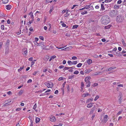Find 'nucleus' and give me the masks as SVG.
<instances>
[{
  "mask_svg": "<svg viewBox=\"0 0 126 126\" xmlns=\"http://www.w3.org/2000/svg\"><path fill=\"white\" fill-rule=\"evenodd\" d=\"M77 63V61H75L72 62V64H76Z\"/></svg>",
  "mask_w": 126,
  "mask_h": 126,
  "instance_id": "33",
  "label": "nucleus"
},
{
  "mask_svg": "<svg viewBox=\"0 0 126 126\" xmlns=\"http://www.w3.org/2000/svg\"><path fill=\"white\" fill-rule=\"evenodd\" d=\"M45 84L48 88L52 87L53 85V83L52 82L50 83H48V82H46L45 83Z\"/></svg>",
  "mask_w": 126,
  "mask_h": 126,
  "instance_id": "4",
  "label": "nucleus"
},
{
  "mask_svg": "<svg viewBox=\"0 0 126 126\" xmlns=\"http://www.w3.org/2000/svg\"><path fill=\"white\" fill-rule=\"evenodd\" d=\"M9 39H7L6 43V45L7 46H8L9 45Z\"/></svg>",
  "mask_w": 126,
  "mask_h": 126,
  "instance_id": "23",
  "label": "nucleus"
},
{
  "mask_svg": "<svg viewBox=\"0 0 126 126\" xmlns=\"http://www.w3.org/2000/svg\"><path fill=\"white\" fill-rule=\"evenodd\" d=\"M50 121L52 122H55L56 121V120L55 117L53 116H51L50 117Z\"/></svg>",
  "mask_w": 126,
  "mask_h": 126,
  "instance_id": "7",
  "label": "nucleus"
},
{
  "mask_svg": "<svg viewBox=\"0 0 126 126\" xmlns=\"http://www.w3.org/2000/svg\"><path fill=\"white\" fill-rule=\"evenodd\" d=\"M78 26V25H74L73 26V28L74 29L76 28H77Z\"/></svg>",
  "mask_w": 126,
  "mask_h": 126,
  "instance_id": "37",
  "label": "nucleus"
},
{
  "mask_svg": "<svg viewBox=\"0 0 126 126\" xmlns=\"http://www.w3.org/2000/svg\"><path fill=\"white\" fill-rule=\"evenodd\" d=\"M32 82V80L31 79H29L27 81L28 83H31Z\"/></svg>",
  "mask_w": 126,
  "mask_h": 126,
  "instance_id": "48",
  "label": "nucleus"
},
{
  "mask_svg": "<svg viewBox=\"0 0 126 126\" xmlns=\"http://www.w3.org/2000/svg\"><path fill=\"white\" fill-rule=\"evenodd\" d=\"M63 78L62 77H60L58 79V80L59 81H60L63 80Z\"/></svg>",
  "mask_w": 126,
  "mask_h": 126,
  "instance_id": "49",
  "label": "nucleus"
},
{
  "mask_svg": "<svg viewBox=\"0 0 126 126\" xmlns=\"http://www.w3.org/2000/svg\"><path fill=\"white\" fill-rule=\"evenodd\" d=\"M72 59H73L74 60H76L77 59V58L76 57L73 56L72 57Z\"/></svg>",
  "mask_w": 126,
  "mask_h": 126,
  "instance_id": "43",
  "label": "nucleus"
},
{
  "mask_svg": "<svg viewBox=\"0 0 126 126\" xmlns=\"http://www.w3.org/2000/svg\"><path fill=\"white\" fill-rule=\"evenodd\" d=\"M87 12L86 11H84V12H82L81 13V14L82 15H84L85 14H87Z\"/></svg>",
  "mask_w": 126,
  "mask_h": 126,
  "instance_id": "28",
  "label": "nucleus"
},
{
  "mask_svg": "<svg viewBox=\"0 0 126 126\" xmlns=\"http://www.w3.org/2000/svg\"><path fill=\"white\" fill-rule=\"evenodd\" d=\"M101 5L102 10H105V8L104 6V5L103 4H101Z\"/></svg>",
  "mask_w": 126,
  "mask_h": 126,
  "instance_id": "30",
  "label": "nucleus"
},
{
  "mask_svg": "<svg viewBox=\"0 0 126 126\" xmlns=\"http://www.w3.org/2000/svg\"><path fill=\"white\" fill-rule=\"evenodd\" d=\"M99 97L98 96H97L94 99V101L97 100Z\"/></svg>",
  "mask_w": 126,
  "mask_h": 126,
  "instance_id": "40",
  "label": "nucleus"
},
{
  "mask_svg": "<svg viewBox=\"0 0 126 126\" xmlns=\"http://www.w3.org/2000/svg\"><path fill=\"white\" fill-rule=\"evenodd\" d=\"M23 27V26H21L20 28V31L19 32H16V34H17L19 35V34H20L21 33V29H22V28Z\"/></svg>",
  "mask_w": 126,
  "mask_h": 126,
  "instance_id": "16",
  "label": "nucleus"
},
{
  "mask_svg": "<svg viewBox=\"0 0 126 126\" xmlns=\"http://www.w3.org/2000/svg\"><path fill=\"white\" fill-rule=\"evenodd\" d=\"M21 108H18L16 109V111H19L20 110H21Z\"/></svg>",
  "mask_w": 126,
  "mask_h": 126,
  "instance_id": "57",
  "label": "nucleus"
},
{
  "mask_svg": "<svg viewBox=\"0 0 126 126\" xmlns=\"http://www.w3.org/2000/svg\"><path fill=\"white\" fill-rule=\"evenodd\" d=\"M110 19L108 16H105L102 17L101 19V23L104 24H107L110 21Z\"/></svg>",
  "mask_w": 126,
  "mask_h": 126,
  "instance_id": "1",
  "label": "nucleus"
},
{
  "mask_svg": "<svg viewBox=\"0 0 126 126\" xmlns=\"http://www.w3.org/2000/svg\"><path fill=\"white\" fill-rule=\"evenodd\" d=\"M95 114L94 113L92 115V119H93L94 118V117L95 116Z\"/></svg>",
  "mask_w": 126,
  "mask_h": 126,
  "instance_id": "51",
  "label": "nucleus"
},
{
  "mask_svg": "<svg viewBox=\"0 0 126 126\" xmlns=\"http://www.w3.org/2000/svg\"><path fill=\"white\" fill-rule=\"evenodd\" d=\"M116 20L117 22L120 23L124 20V17L121 15H119L116 17Z\"/></svg>",
  "mask_w": 126,
  "mask_h": 126,
  "instance_id": "3",
  "label": "nucleus"
},
{
  "mask_svg": "<svg viewBox=\"0 0 126 126\" xmlns=\"http://www.w3.org/2000/svg\"><path fill=\"white\" fill-rule=\"evenodd\" d=\"M67 63L69 65L72 64V62L70 61H68Z\"/></svg>",
  "mask_w": 126,
  "mask_h": 126,
  "instance_id": "38",
  "label": "nucleus"
},
{
  "mask_svg": "<svg viewBox=\"0 0 126 126\" xmlns=\"http://www.w3.org/2000/svg\"><path fill=\"white\" fill-rule=\"evenodd\" d=\"M56 57V56L55 55H53L51 57V58L54 59Z\"/></svg>",
  "mask_w": 126,
  "mask_h": 126,
  "instance_id": "62",
  "label": "nucleus"
},
{
  "mask_svg": "<svg viewBox=\"0 0 126 126\" xmlns=\"http://www.w3.org/2000/svg\"><path fill=\"white\" fill-rule=\"evenodd\" d=\"M1 28L2 30H4V25H2L1 26Z\"/></svg>",
  "mask_w": 126,
  "mask_h": 126,
  "instance_id": "42",
  "label": "nucleus"
},
{
  "mask_svg": "<svg viewBox=\"0 0 126 126\" xmlns=\"http://www.w3.org/2000/svg\"><path fill=\"white\" fill-rule=\"evenodd\" d=\"M3 1L4 3H6L8 2V0H3Z\"/></svg>",
  "mask_w": 126,
  "mask_h": 126,
  "instance_id": "45",
  "label": "nucleus"
},
{
  "mask_svg": "<svg viewBox=\"0 0 126 126\" xmlns=\"http://www.w3.org/2000/svg\"><path fill=\"white\" fill-rule=\"evenodd\" d=\"M122 2V1L121 0H119L117 1V3L119 4H121V3Z\"/></svg>",
  "mask_w": 126,
  "mask_h": 126,
  "instance_id": "50",
  "label": "nucleus"
},
{
  "mask_svg": "<svg viewBox=\"0 0 126 126\" xmlns=\"http://www.w3.org/2000/svg\"><path fill=\"white\" fill-rule=\"evenodd\" d=\"M72 48V47L71 46H69L66 48V50H69L71 49Z\"/></svg>",
  "mask_w": 126,
  "mask_h": 126,
  "instance_id": "15",
  "label": "nucleus"
},
{
  "mask_svg": "<svg viewBox=\"0 0 126 126\" xmlns=\"http://www.w3.org/2000/svg\"><path fill=\"white\" fill-rule=\"evenodd\" d=\"M79 73V72L78 71L76 70L74 72V74H78Z\"/></svg>",
  "mask_w": 126,
  "mask_h": 126,
  "instance_id": "39",
  "label": "nucleus"
},
{
  "mask_svg": "<svg viewBox=\"0 0 126 126\" xmlns=\"http://www.w3.org/2000/svg\"><path fill=\"white\" fill-rule=\"evenodd\" d=\"M29 30L30 31H33V29L32 27H31L29 29Z\"/></svg>",
  "mask_w": 126,
  "mask_h": 126,
  "instance_id": "46",
  "label": "nucleus"
},
{
  "mask_svg": "<svg viewBox=\"0 0 126 126\" xmlns=\"http://www.w3.org/2000/svg\"><path fill=\"white\" fill-rule=\"evenodd\" d=\"M32 18V20H34V17L33 16V15H31V16H30Z\"/></svg>",
  "mask_w": 126,
  "mask_h": 126,
  "instance_id": "59",
  "label": "nucleus"
},
{
  "mask_svg": "<svg viewBox=\"0 0 126 126\" xmlns=\"http://www.w3.org/2000/svg\"><path fill=\"white\" fill-rule=\"evenodd\" d=\"M85 9H88L90 8V6L89 5H86V6L84 7Z\"/></svg>",
  "mask_w": 126,
  "mask_h": 126,
  "instance_id": "22",
  "label": "nucleus"
},
{
  "mask_svg": "<svg viewBox=\"0 0 126 126\" xmlns=\"http://www.w3.org/2000/svg\"><path fill=\"white\" fill-rule=\"evenodd\" d=\"M119 6L117 5H115L114 6V7L115 9H118L119 8Z\"/></svg>",
  "mask_w": 126,
  "mask_h": 126,
  "instance_id": "32",
  "label": "nucleus"
},
{
  "mask_svg": "<svg viewBox=\"0 0 126 126\" xmlns=\"http://www.w3.org/2000/svg\"><path fill=\"white\" fill-rule=\"evenodd\" d=\"M23 90H21L19 92L18 94L19 95H21L23 93Z\"/></svg>",
  "mask_w": 126,
  "mask_h": 126,
  "instance_id": "26",
  "label": "nucleus"
},
{
  "mask_svg": "<svg viewBox=\"0 0 126 126\" xmlns=\"http://www.w3.org/2000/svg\"><path fill=\"white\" fill-rule=\"evenodd\" d=\"M117 86L118 87H123V85L122 84H120L118 85H117Z\"/></svg>",
  "mask_w": 126,
  "mask_h": 126,
  "instance_id": "53",
  "label": "nucleus"
},
{
  "mask_svg": "<svg viewBox=\"0 0 126 126\" xmlns=\"http://www.w3.org/2000/svg\"><path fill=\"white\" fill-rule=\"evenodd\" d=\"M108 116L107 115H105L103 119L102 122L104 123H105L108 120Z\"/></svg>",
  "mask_w": 126,
  "mask_h": 126,
  "instance_id": "5",
  "label": "nucleus"
},
{
  "mask_svg": "<svg viewBox=\"0 0 126 126\" xmlns=\"http://www.w3.org/2000/svg\"><path fill=\"white\" fill-rule=\"evenodd\" d=\"M92 70L90 69H87L84 72L85 73L88 74L91 72Z\"/></svg>",
  "mask_w": 126,
  "mask_h": 126,
  "instance_id": "11",
  "label": "nucleus"
},
{
  "mask_svg": "<svg viewBox=\"0 0 126 126\" xmlns=\"http://www.w3.org/2000/svg\"><path fill=\"white\" fill-rule=\"evenodd\" d=\"M24 68L23 66H22L21 67L20 69H18V72H20V71H21Z\"/></svg>",
  "mask_w": 126,
  "mask_h": 126,
  "instance_id": "31",
  "label": "nucleus"
},
{
  "mask_svg": "<svg viewBox=\"0 0 126 126\" xmlns=\"http://www.w3.org/2000/svg\"><path fill=\"white\" fill-rule=\"evenodd\" d=\"M5 102V104H4L3 106H2V107H3L7 106L10 104V103H8V102H7V101H6Z\"/></svg>",
  "mask_w": 126,
  "mask_h": 126,
  "instance_id": "12",
  "label": "nucleus"
},
{
  "mask_svg": "<svg viewBox=\"0 0 126 126\" xmlns=\"http://www.w3.org/2000/svg\"><path fill=\"white\" fill-rule=\"evenodd\" d=\"M119 98L118 99V102L120 104H121L122 102V94L121 93L119 94Z\"/></svg>",
  "mask_w": 126,
  "mask_h": 126,
  "instance_id": "6",
  "label": "nucleus"
},
{
  "mask_svg": "<svg viewBox=\"0 0 126 126\" xmlns=\"http://www.w3.org/2000/svg\"><path fill=\"white\" fill-rule=\"evenodd\" d=\"M98 85V84L97 83H95L93 85V86L94 87Z\"/></svg>",
  "mask_w": 126,
  "mask_h": 126,
  "instance_id": "58",
  "label": "nucleus"
},
{
  "mask_svg": "<svg viewBox=\"0 0 126 126\" xmlns=\"http://www.w3.org/2000/svg\"><path fill=\"white\" fill-rule=\"evenodd\" d=\"M112 0H105V2H110Z\"/></svg>",
  "mask_w": 126,
  "mask_h": 126,
  "instance_id": "47",
  "label": "nucleus"
},
{
  "mask_svg": "<svg viewBox=\"0 0 126 126\" xmlns=\"http://www.w3.org/2000/svg\"><path fill=\"white\" fill-rule=\"evenodd\" d=\"M33 20H32L30 21H29V23L30 24H31V23H32L33 22Z\"/></svg>",
  "mask_w": 126,
  "mask_h": 126,
  "instance_id": "56",
  "label": "nucleus"
},
{
  "mask_svg": "<svg viewBox=\"0 0 126 126\" xmlns=\"http://www.w3.org/2000/svg\"><path fill=\"white\" fill-rule=\"evenodd\" d=\"M25 51H24V52L23 53V54H24L27 55V49H24Z\"/></svg>",
  "mask_w": 126,
  "mask_h": 126,
  "instance_id": "24",
  "label": "nucleus"
},
{
  "mask_svg": "<svg viewBox=\"0 0 126 126\" xmlns=\"http://www.w3.org/2000/svg\"><path fill=\"white\" fill-rule=\"evenodd\" d=\"M111 27V26L110 25H109L108 26H105V29H108L110 28Z\"/></svg>",
  "mask_w": 126,
  "mask_h": 126,
  "instance_id": "29",
  "label": "nucleus"
},
{
  "mask_svg": "<svg viewBox=\"0 0 126 126\" xmlns=\"http://www.w3.org/2000/svg\"><path fill=\"white\" fill-rule=\"evenodd\" d=\"M122 110L120 111H119L117 113V114L116 115L117 116H118L120 114H121V113H122Z\"/></svg>",
  "mask_w": 126,
  "mask_h": 126,
  "instance_id": "27",
  "label": "nucleus"
},
{
  "mask_svg": "<svg viewBox=\"0 0 126 126\" xmlns=\"http://www.w3.org/2000/svg\"><path fill=\"white\" fill-rule=\"evenodd\" d=\"M118 14V12L117 10H112L110 11L109 13L110 16L112 17H114Z\"/></svg>",
  "mask_w": 126,
  "mask_h": 126,
  "instance_id": "2",
  "label": "nucleus"
},
{
  "mask_svg": "<svg viewBox=\"0 0 126 126\" xmlns=\"http://www.w3.org/2000/svg\"><path fill=\"white\" fill-rule=\"evenodd\" d=\"M70 15L69 13H66L65 15V16L66 17L68 16H69Z\"/></svg>",
  "mask_w": 126,
  "mask_h": 126,
  "instance_id": "54",
  "label": "nucleus"
},
{
  "mask_svg": "<svg viewBox=\"0 0 126 126\" xmlns=\"http://www.w3.org/2000/svg\"><path fill=\"white\" fill-rule=\"evenodd\" d=\"M118 50L119 51H120L122 50V48L121 47H118Z\"/></svg>",
  "mask_w": 126,
  "mask_h": 126,
  "instance_id": "64",
  "label": "nucleus"
},
{
  "mask_svg": "<svg viewBox=\"0 0 126 126\" xmlns=\"http://www.w3.org/2000/svg\"><path fill=\"white\" fill-rule=\"evenodd\" d=\"M87 84H88V85H87V87H89L90 85V82L89 81H88L87 82H86Z\"/></svg>",
  "mask_w": 126,
  "mask_h": 126,
  "instance_id": "21",
  "label": "nucleus"
},
{
  "mask_svg": "<svg viewBox=\"0 0 126 126\" xmlns=\"http://www.w3.org/2000/svg\"><path fill=\"white\" fill-rule=\"evenodd\" d=\"M122 42L123 44L124 45V46L126 45V43H125V42L124 41V40H123V41H122Z\"/></svg>",
  "mask_w": 126,
  "mask_h": 126,
  "instance_id": "55",
  "label": "nucleus"
},
{
  "mask_svg": "<svg viewBox=\"0 0 126 126\" xmlns=\"http://www.w3.org/2000/svg\"><path fill=\"white\" fill-rule=\"evenodd\" d=\"M115 68L114 67H110L108 68L107 71H110L112 70L113 69H114Z\"/></svg>",
  "mask_w": 126,
  "mask_h": 126,
  "instance_id": "13",
  "label": "nucleus"
},
{
  "mask_svg": "<svg viewBox=\"0 0 126 126\" xmlns=\"http://www.w3.org/2000/svg\"><path fill=\"white\" fill-rule=\"evenodd\" d=\"M92 62V61L91 59H89L87 61V63L89 65Z\"/></svg>",
  "mask_w": 126,
  "mask_h": 126,
  "instance_id": "14",
  "label": "nucleus"
},
{
  "mask_svg": "<svg viewBox=\"0 0 126 126\" xmlns=\"http://www.w3.org/2000/svg\"><path fill=\"white\" fill-rule=\"evenodd\" d=\"M39 38L42 40H43L44 39V37L42 36H40L39 37Z\"/></svg>",
  "mask_w": 126,
  "mask_h": 126,
  "instance_id": "44",
  "label": "nucleus"
},
{
  "mask_svg": "<svg viewBox=\"0 0 126 126\" xmlns=\"http://www.w3.org/2000/svg\"><path fill=\"white\" fill-rule=\"evenodd\" d=\"M120 52L119 51H118L116 52V55H119L120 54Z\"/></svg>",
  "mask_w": 126,
  "mask_h": 126,
  "instance_id": "60",
  "label": "nucleus"
},
{
  "mask_svg": "<svg viewBox=\"0 0 126 126\" xmlns=\"http://www.w3.org/2000/svg\"><path fill=\"white\" fill-rule=\"evenodd\" d=\"M102 111V110L101 109H100L99 108H98V112H101Z\"/></svg>",
  "mask_w": 126,
  "mask_h": 126,
  "instance_id": "61",
  "label": "nucleus"
},
{
  "mask_svg": "<svg viewBox=\"0 0 126 126\" xmlns=\"http://www.w3.org/2000/svg\"><path fill=\"white\" fill-rule=\"evenodd\" d=\"M66 46H65L63 45V44H62L59 46V47H56L58 49H61L64 48L65 47H66Z\"/></svg>",
  "mask_w": 126,
  "mask_h": 126,
  "instance_id": "9",
  "label": "nucleus"
},
{
  "mask_svg": "<svg viewBox=\"0 0 126 126\" xmlns=\"http://www.w3.org/2000/svg\"><path fill=\"white\" fill-rule=\"evenodd\" d=\"M40 119L38 117H36V123H38L40 121Z\"/></svg>",
  "mask_w": 126,
  "mask_h": 126,
  "instance_id": "17",
  "label": "nucleus"
},
{
  "mask_svg": "<svg viewBox=\"0 0 126 126\" xmlns=\"http://www.w3.org/2000/svg\"><path fill=\"white\" fill-rule=\"evenodd\" d=\"M95 107H94L91 110L90 112V114H92L93 113L94 110L95 109Z\"/></svg>",
  "mask_w": 126,
  "mask_h": 126,
  "instance_id": "19",
  "label": "nucleus"
},
{
  "mask_svg": "<svg viewBox=\"0 0 126 126\" xmlns=\"http://www.w3.org/2000/svg\"><path fill=\"white\" fill-rule=\"evenodd\" d=\"M73 68L72 67H65L63 69L64 70H68L70 68Z\"/></svg>",
  "mask_w": 126,
  "mask_h": 126,
  "instance_id": "25",
  "label": "nucleus"
},
{
  "mask_svg": "<svg viewBox=\"0 0 126 126\" xmlns=\"http://www.w3.org/2000/svg\"><path fill=\"white\" fill-rule=\"evenodd\" d=\"M81 88L82 89H83V88L84 86V84L83 82H82L81 83Z\"/></svg>",
  "mask_w": 126,
  "mask_h": 126,
  "instance_id": "35",
  "label": "nucleus"
},
{
  "mask_svg": "<svg viewBox=\"0 0 126 126\" xmlns=\"http://www.w3.org/2000/svg\"><path fill=\"white\" fill-rule=\"evenodd\" d=\"M11 5H7L6 6V9L8 10H10L11 9Z\"/></svg>",
  "mask_w": 126,
  "mask_h": 126,
  "instance_id": "20",
  "label": "nucleus"
},
{
  "mask_svg": "<svg viewBox=\"0 0 126 126\" xmlns=\"http://www.w3.org/2000/svg\"><path fill=\"white\" fill-rule=\"evenodd\" d=\"M36 107H37V105L36 104H35V105H34V106H33V109L34 110H35L36 109Z\"/></svg>",
  "mask_w": 126,
  "mask_h": 126,
  "instance_id": "41",
  "label": "nucleus"
},
{
  "mask_svg": "<svg viewBox=\"0 0 126 126\" xmlns=\"http://www.w3.org/2000/svg\"><path fill=\"white\" fill-rule=\"evenodd\" d=\"M76 6H78V5H73V6L72 7V8H71V9H73L74 8V7H76Z\"/></svg>",
  "mask_w": 126,
  "mask_h": 126,
  "instance_id": "52",
  "label": "nucleus"
},
{
  "mask_svg": "<svg viewBox=\"0 0 126 126\" xmlns=\"http://www.w3.org/2000/svg\"><path fill=\"white\" fill-rule=\"evenodd\" d=\"M82 63H79L77 65V66L78 67H80L82 65Z\"/></svg>",
  "mask_w": 126,
  "mask_h": 126,
  "instance_id": "36",
  "label": "nucleus"
},
{
  "mask_svg": "<svg viewBox=\"0 0 126 126\" xmlns=\"http://www.w3.org/2000/svg\"><path fill=\"white\" fill-rule=\"evenodd\" d=\"M94 104V103H90L88 104L87 107L88 108H90L93 106V105Z\"/></svg>",
  "mask_w": 126,
  "mask_h": 126,
  "instance_id": "10",
  "label": "nucleus"
},
{
  "mask_svg": "<svg viewBox=\"0 0 126 126\" xmlns=\"http://www.w3.org/2000/svg\"><path fill=\"white\" fill-rule=\"evenodd\" d=\"M66 63V61L64 60H63V64H65Z\"/></svg>",
  "mask_w": 126,
  "mask_h": 126,
  "instance_id": "63",
  "label": "nucleus"
},
{
  "mask_svg": "<svg viewBox=\"0 0 126 126\" xmlns=\"http://www.w3.org/2000/svg\"><path fill=\"white\" fill-rule=\"evenodd\" d=\"M9 52V50L8 48H6L5 50V54H8Z\"/></svg>",
  "mask_w": 126,
  "mask_h": 126,
  "instance_id": "18",
  "label": "nucleus"
},
{
  "mask_svg": "<svg viewBox=\"0 0 126 126\" xmlns=\"http://www.w3.org/2000/svg\"><path fill=\"white\" fill-rule=\"evenodd\" d=\"M34 44H35V45H37V46H38V45L40 44H40L38 43L37 42H36V41H34ZM42 44V43H41L40 44Z\"/></svg>",
  "mask_w": 126,
  "mask_h": 126,
  "instance_id": "34",
  "label": "nucleus"
},
{
  "mask_svg": "<svg viewBox=\"0 0 126 126\" xmlns=\"http://www.w3.org/2000/svg\"><path fill=\"white\" fill-rule=\"evenodd\" d=\"M91 79V77H86L85 79V81L86 82L89 81Z\"/></svg>",
  "mask_w": 126,
  "mask_h": 126,
  "instance_id": "8",
  "label": "nucleus"
}]
</instances>
